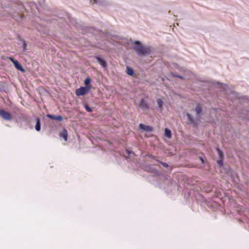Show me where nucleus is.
<instances>
[{
    "instance_id": "12",
    "label": "nucleus",
    "mask_w": 249,
    "mask_h": 249,
    "mask_svg": "<svg viewBox=\"0 0 249 249\" xmlns=\"http://www.w3.org/2000/svg\"><path fill=\"white\" fill-rule=\"evenodd\" d=\"M164 134H165V136L169 139H170L172 137L171 132L170 130H169L168 128L165 129Z\"/></svg>"
},
{
    "instance_id": "4",
    "label": "nucleus",
    "mask_w": 249,
    "mask_h": 249,
    "mask_svg": "<svg viewBox=\"0 0 249 249\" xmlns=\"http://www.w3.org/2000/svg\"><path fill=\"white\" fill-rule=\"evenodd\" d=\"M196 112V120L198 121L200 120V115L202 112V107L199 104H197L195 108Z\"/></svg>"
},
{
    "instance_id": "6",
    "label": "nucleus",
    "mask_w": 249,
    "mask_h": 249,
    "mask_svg": "<svg viewBox=\"0 0 249 249\" xmlns=\"http://www.w3.org/2000/svg\"><path fill=\"white\" fill-rule=\"evenodd\" d=\"M139 128L140 129L143 130L145 131H151L153 130V128L152 126L145 125L142 124L139 125Z\"/></svg>"
},
{
    "instance_id": "9",
    "label": "nucleus",
    "mask_w": 249,
    "mask_h": 249,
    "mask_svg": "<svg viewBox=\"0 0 249 249\" xmlns=\"http://www.w3.org/2000/svg\"><path fill=\"white\" fill-rule=\"evenodd\" d=\"M14 64L15 67H16V68L17 70H18L21 71H24V70L22 68V66L19 64V63L17 60L14 62Z\"/></svg>"
},
{
    "instance_id": "1",
    "label": "nucleus",
    "mask_w": 249,
    "mask_h": 249,
    "mask_svg": "<svg viewBox=\"0 0 249 249\" xmlns=\"http://www.w3.org/2000/svg\"><path fill=\"white\" fill-rule=\"evenodd\" d=\"M134 44L135 46L133 49L139 55L145 56L151 53L152 50L150 47L142 45L139 41H135Z\"/></svg>"
},
{
    "instance_id": "10",
    "label": "nucleus",
    "mask_w": 249,
    "mask_h": 249,
    "mask_svg": "<svg viewBox=\"0 0 249 249\" xmlns=\"http://www.w3.org/2000/svg\"><path fill=\"white\" fill-rule=\"evenodd\" d=\"M68 131L66 129H63L62 131L60 136L62 137L65 141L68 140Z\"/></svg>"
},
{
    "instance_id": "5",
    "label": "nucleus",
    "mask_w": 249,
    "mask_h": 249,
    "mask_svg": "<svg viewBox=\"0 0 249 249\" xmlns=\"http://www.w3.org/2000/svg\"><path fill=\"white\" fill-rule=\"evenodd\" d=\"M139 107L143 110H146L149 108L148 104L143 99L140 100Z\"/></svg>"
},
{
    "instance_id": "20",
    "label": "nucleus",
    "mask_w": 249,
    "mask_h": 249,
    "mask_svg": "<svg viewBox=\"0 0 249 249\" xmlns=\"http://www.w3.org/2000/svg\"><path fill=\"white\" fill-rule=\"evenodd\" d=\"M22 46H23V49L24 50L27 49V48H26L27 44H26V43L25 41H23V44H22Z\"/></svg>"
},
{
    "instance_id": "15",
    "label": "nucleus",
    "mask_w": 249,
    "mask_h": 249,
    "mask_svg": "<svg viewBox=\"0 0 249 249\" xmlns=\"http://www.w3.org/2000/svg\"><path fill=\"white\" fill-rule=\"evenodd\" d=\"M157 104L160 109H162L163 101L161 99H158L157 101Z\"/></svg>"
},
{
    "instance_id": "7",
    "label": "nucleus",
    "mask_w": 249,
    "mask_h": 249,
    "mask_svg": "<svg viewBox=\"0 0 249 249\" xmlns=\"http://www.w3.org/2000/svg\"><path fill=\"white\" fill-rule=\"evenodd\" d=\"M47 116L51 119L56 120L58 121H61L63 120L62 117L60 115L55 116L54 115L48 114L47 115Z\"/></svg>"
},
{
    "instance_id": "8",
    "label": "nucleus",
    "mask_w": 249,
    "mask_h": 249,
    "mask_svg": "<svg viewBox=\"0 0 249 249\" xmlns=\"http://www.w3.org/2000/svg\"><path fill=\"white\" fill-rule=\"evenodd\" d=\"M96 59L97 60L98 62L103 67H106L107 66V63L106 61L101 58L99 56H97L96 57Z\"/></svg>"
},
{
    "instance_id": "11",
    "label": "nucleus",
    "mask_w": 249,
    "mask_h": 249,
    "mask_svg": "<svg viewBox=\"0 0 249 249\" xmlns=\"http://www.w3.org/2000/svg\"><path fill=\"white\" fill-rule=\"evenodd\" d=\"M187 116L188 120L190 124H196L195 120H194L192 115H191V114H190L189 113H187Z\"/></svg>"
},
{
    "instance_id": "17",
    "label": "nucleus",
    "mask_w": 249,
    "mask_h": 249,
    "mask_svg": "<svg viewBox=\"0 0 249 249\" xmlns=\"http://www.w3.org/2000/svg\"><path fill=\"white\" fill-rule=\"evenodd\" d=\"M90 81L91 79L89 78H87L85 79L84 83L86 86H90V85H89L90 84Z\"/></svg>"
},
{
    "instance_id": "14",
    "label": "nucleus",
    "mask_w": 249,
    "mask_h": 249,
    "mask_svg": "<svg viewBox=\"0 0 249 249\" xmlns=\"http://www.w3.org/2000/svg\"><path fill=\"white\" fill-rule=\"evenodd\" d=\"M126 70H127L126 72H127V74H128L129 75H132L133 74L134 71H133V70L131 68L127 67Z\"/></svg>"
},
{
    "instance_id": "18",
    "label": "nucleus",
    "mask_w": 249,
    "mask_h": 249,
    "mask_svg": "<svg viewBox=\"0 0 249 249\" xmlns=\"http://www.w3.org/2000/svg\"><path fill=\"white\" fill-rule=\"evenodd\" d=\"M85 108L88 112H91L92 111V109L88 105L85 106Z\"/></svg>"
},
{
    "instance_id": "2",
    "label": "nucleus",
    "mask_w": 249,
    "mask_h": 249,
    "mask_svg": "<svg viewBox=\"0 0 249 249\" xmlns=\"http://www.w3.org/2000/svg\"><path fill=\"white\" fill-rule=\"evenodd\" d=\"M91 89V86L81 87L75 90V94L77 96L84 95L89 92Z\"/></svg>"
},
{
    "instance_id": "3",
    "label": "nucleus",
    "mask_w": 249,
    "mask_h": 249,
    "mask_svg": "<svg viewBox=\"0 0 249 249\" xmlns=\"http://www.w3.org/2000/svg\"><path fill=\"white\" fill-rule=\"evenodd\" d=\"M0 116L5 120L10 121L12 117L10 113L3 109H0Z\"/></svg>"
},
{
    "instance_id": "25",
    "label": "nucleus",
    "mask_w": 249,
    "mask_h": 249,
    "mask_svg": "<svg viewBox=\"0 0 249 249\" xmlns=\"http://www.w3.org/2000/svg\"><path fill=\"white\" fill-rule=\"evenodd\" d=\"M177 76V77H179V78H182V77H181V76Z\"/></svg>"
},
{
    "instance_id": "13",
    "label": "nucleus",
    "mask_w": 249,
    "mask_h": 249,
    "mask_svg": "<svg viewBox=\"0 0 249 249\" xmlns=\"http://www.w3.org/2000/svg\"><path fill=\"white\" fill-rule=\"evenodd\" d=\"M35 127L36 131H39L40 130V122L39 118L36 119V123Z\"/></svg>"
},
{
    "instance_id": "21",
    "label": "nucleus",
    "mask_w": 249,
    "mask_h": 249,
    "mask_svg": "<svg viewBox=\"0 0 249 249\" xmlns=\"http://www.w3.org/2000/svg\"><path fill=\"white\" fill-rule=\"evenodd\" d=\"M161 164L165 167H167L168 166V165L167 163L165 162H161Z\"/></svg>"
},
{
    "instance_id": "24",
    "label": "nucleus",
    "mask_w": 249,
    "mask_h": 249,
    "mask_svg": "<svg viewBox=\"0 0 249 249\" xmlns=\"http://www.w3.org/2000/svg\"><path fill=\"white\" fill-rule=\"evenodd\" d=\"M127 152L128 153L129 155H130V153L129 152L128 150H126Z\"/></svg>"
},
{
    "instance_id": "16",
    "label": "nucleus",
    "mask_w": 249,
    "mask_h": 249,
    "mask_svg": "<svg viewBox=\"0 0 249 249\" xmlns=\"http://www.w3.org/2000/svg\"><path fill=\"white\" fill-rule=\"evenodd\" d=\"M217 152L220 159H222L223 158V153L222 151H221L218 148H216Z\"/></svg>"
},
{
    "instance_id": "22",
    "label": "nucleus",
    "mask_w": 249,
    "mask_h": 249,
    "mask_svg": "<svg viewBox=\"0 0 249 249\" xmlns=\"http://www.w3.org/2000/svg\"><path fill=\"white\" fill-rule=\"evenodd\" d=\"M9 59L14 63L16 60L13 57H10Z\"/></svg>"
},
{
    "instance_id": "23",
    "label": "nucleus",
    "mask_w": 249,
    "mask_h": 249,
    "mask_svg": "<svg viewBox=\"0 0 249 249\" xmlns=\"http://www.w3.org/2000/svg\"><path fill=\"white\" fill-rule=\"evenodd\" d=\"M199 159L202 161V162H203V160L202 158L199 157Z\"/></svg>"
},
{
    "instance_id": "19",
    "label": "nucleus",
    "mask_w": 249,
    "mask_h": 249,
    "mask_svg": "<svg viewBox=\"0 0 249 249\" xmlns=\"http://www.w3.org/2000/svg\"><path fill=\"white\" fill-rule=\"evenodd\" d=\"M217 164H218L219 166H222V165H223V161H222V159H221V160H218L217 161Z\"/></svg>"
}]
</instances>
